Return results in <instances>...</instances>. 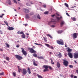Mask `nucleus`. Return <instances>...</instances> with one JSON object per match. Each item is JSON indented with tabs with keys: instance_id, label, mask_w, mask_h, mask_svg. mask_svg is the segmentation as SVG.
Returning a JSON list of instances; mask_svg holds the SVG:
<instances>
[{
	"instance_id": "1",
	"label": "nucleus",
	"mask_w": 78,
	"mask_h": 78,
	"mask_svg": "<svg viewBox=\"0 0 78 78\" xmlns=\"http://www.w3.org/2000/svg\"><path fill=\"white\" fill-rule=\"evenodd\" d=\"M43 67L45 69H44L43 72H47L49 70L48 69L50 70H53V69L50 66H47V65H44L43 66Z\"/></svg>"
},
{
	"instance_id": "2",
	"label": "nucleus",
	"mask_w": 78,
	"mask_h": 78,
	"mask_svg": "<svg viewBox=\"0 0 78 78\" xmlns=\"http://www.w3.org/2000/svg\"><path fill=\"white\" fill-rule=\"evenodd\" d=\"M28 49L30 50L29 52L31 53V54H36V51H35L33 49V48H29Z\"/></svg>"
},
{
	"instance_id": "3",
	"label": "nucleus",
	"mask_w": 78,
	"mask_h": 78,
	"mask_svg": "<svg viewBox=\"0 0 78 78\" xmlns=\"http://www.w3.org/2000/svg\"><path fill=\"white\" fill-rule=\"evenodd\" d=\"M21 50H22V51H21L23 53V54L25 56H26L27 55V51H25V50L23 48H21Z\"/></svg>"
},
{
	"instance_id": "4",
	"label": "nucleus",
	"mask_w": 78,
	"mask_h": 78,
	"mask_svg": "<svg viewBox=\"0 0 78 78\" xmlns=\"http://www.w3.org/2000/svg\"><path fill=\"white\" fill-rule=\"evenodd\" d=\"M63 61H64L63 62V64L66 67H67L68 66V65L69 64V62L67 61L66 60L64 59L63 60Z\"/></svg>"
},
{
	"instance_id": "5",
	"label": "nucleus",
	"mask_w": 78,
	"mask_h": 78,
	"mask_svg": "<svg viewBox=\"0 0 78 78\" xmlns=\"http://www.w3.org/2000/svg\"><path fill=\"white\" fill-rule=\"evenodd\" d=\"M15 57L18 60H20L23 59V57L19 55H15Z\"/></svg>"
},
{
	"instance_id": "6",
	"label": "nucleus",
	"mask_w": 78,
	"mask_h": 78,
	"mask_svg": "<svg viewBox=\"0 0 78 78\" xmlns=\"http://www.w3.org/2000/svg\"><path fill=\"white\" fill-rule=\"evenodd\" d=\"M57 43L59 45H64L63 41V40H61L60 41L59 40L57 41Z\"/></svg>"
},
{
	"instance_id": "7",
	"label": "nucleus",
	"mask_w": 78,
	"mask_h": 78,
	"mask_svg": "<svg viewBox=\"0 0 78 78\" xmlns=\"http://www.w3.org/2000/svg\"><path fill=\"white\" fill-rule=\"evenodd\" d=\"M45 45L46 46V47H48L49 48H51V49L52 50L54 49V48L53 46H51L49 44L46 43L45 44Z\"/></svg>"
},
{
	"instance_id": "8",
	"label": "nucleus",
	"mask_w": 78,
	"mask_h": 78,
	"mask_svg": "<svg viewBox=\"0 0 78 78\" xmlns=\"http://www.w3.org/2000/svg\"><path fill=\"white\" fill-rule=\"evenodd\" d=\"M73 57L74 59L78 58V52H76L73 53Z\"/></svg>"
},
{
	"instance_id": "9",
	"label": "nucleus",
	"mask_w": 78,
	"mask_h": 78,
	"mask_svg": "<svg viewBox=\"0 0 78 78\" xmlns=\"http://www.w3.org/2000/svg\"><path fill=\"white\" fill-rule=\"evenodd\" d=\"M77 33H76L73 34L72 35V37H73V39H76V38L77 37Z\"/></svg>"
},
{
	"instance_id": "10",
	"label": "nucleus",
	"mask_w": 78,
	"mask_h": 78,
	"mask_svg": "<svg viewBox=\"0 0 78 78\" xmlns=\"http://www.w3.org/2000/svg\"><path fill=\"white\" fill-rule=\"evenodd\" d=\"M27 73V71L26 69H23L22 71V74H23V75H25Z\"/></svg>"
},
{
	"instance_id": "11",
	"label": "nucleus",
	"mask_w": 78,
	"mask_h": 78,
	"mask_svg": "<svg viewBox=\"0 0 78 78\" xmlns=\"http://www.w3.org/2000/svg\"><path fill=\"white\" fill-rule=\"evenodd\" d=\"M68 55L69 56V57L71 58H73V54L71 53H68Z\"/></svg>"
},
{
	"instance_id": "12",
	"label": "nucleus",
	"mask_w": 78,
	"mask_h": 78,
	"mask_svg": "<svg viewBox=\"0 0 78 78\" xmlns=\"http://www.w3.org/2000/svg\"><path fill=\"white\" fill-rule=\"evenodd\" d=\"M23 10L25 13H28L30 12L29 10L27 9H24Z\"/></svg>"
},
{
	"instance_id": "13",
	"label": "nucleus",
	"mask_w": 78,
	"mask_h": 78,
	"mask_svg": "<svg viewBox=\"0 0 78 78\" xmlns=\"http://www.w3.org/2000/svg\"><path fill=\"white\" fill-rule=\"evenodd\" d=\"M57 66L58 68H59L61 67V64L59 62L57 63Z\"/></svg>"
},
{
	"instance_id": "14",
	"label": "nucleus",
	"mask_w": 78,
	"mask_h": 78,
	"mask_svg": "<svg viewBox=\"0 0 78 78\" xmlns=\"http://www.w3.org/2000/svg\"><path fill=\"white\" fill-rule=\"evenodd\" d=\"M65 23V22L63 21H61L60 23V26L61 27H62L63 25Z\"/></svg>"
},
{
	"instance_id": "15",
	"label": "nucleus",
	"mask_w": 78,
	"mask_h": 78,
	"mask_svg": "<svg viewBox=\"0 0 78 78\" xmlns=\"http://www.w3.org/2000/svg\"><path fill=\"white\" fill-rule=\"evenodd\" d=\"M27 72L29 74H30L31 73V70L29 67H28L27 68Z\"/></svg>"
},
{
	"instance_id": "16",
	"label": "nucleus",
	"mask_w": 78,
	"mask_h": 78,
	"mask_svg": "<svg viewBox=\"0 0 78 78\" xmlns=\"http://www.w3.org/2000/svg\"><path fill=\"white\" fill-rule=\"evenodd\" d=\"M33 64L35 66H38L37 64L36 63L35 61H33Z\"/></svg>"
},
{
	"instance_id": "17",
	"label": "nucleus",
	"mask_w": 78,
	"mask_h": 78,
	"mask_svg": "<svg viewBox=\"0 0 78 78\" xmlns=\"http://www.w3.org/2000/svg\"><path fill=\"white\" fill-rule=\"evenodd\" d=\"M58 57L59 58H60L62 57V54L61 52H59V53L58 55Z\"/></svg>"
},
{
	"instance_id": "18",
	"label": "nucleus",
	"mask_w": 78,
	"mask_h": 78,
	"mask_svg": "<svg viewBox=\"0 0 78 78\" xmlns=\"http://www.w3.org/2000/svg\"><path fill=\"white\" fill-rule=\"evenodd\" d=\"M14 28L12 27H9L8 28V29L9 30H14Z\"/></svg>"
},
{
	"instance_id": "19",
	"label": "nucleus",
	"mask_w": 78,
	"mask_h": 78,
	"mask_svg": "<svg viewBox=\"0 0 78 78\" xmlns=\"http://www.w3.org/2000/svg\"><path fill=\"white\" fill-rule=\"evenodd\" d=\"M5 59L7 61H9L10 60V58L9 57L6 56L5 58Z\"/></svg>"
},
{
	"instance_id": "20",
	"label": "nucleus",
	"mask_w": 78,
	"mask_h": 78,
	"mask_svg": "<svg viewBox=\"0 0 78 78\" xmlns=\"http://www.w3.org/2000/svg\"><path fill=\"white\" fill-rule=\"evenodd\" d=\"M72 51V50L70 49H67V51L68 53H71L70 52Z\"/></svg>"
},
{
	"instance_id": "21",
	"label": "nucleus",
	"mask_w": 78,
	"mask_h": 78,
	"mask_svg": "<svg viewBox=\"0 0 78 78\" xmlns=\"http://www.w3.org/2000/svg\"><path fill=\"white\" fill-rule=\"evenodd\" d=\"M62 30H58L57 31V33L58 34H61L62 32Z\"/></svg>"
},
{
	"instance_id": "22",
	"label": "nucleus",
	"mask_w": 78,
	"mask_h": 78,
	"mask_svg": "<svg viewBox=\"0 0 78 78\" xmlns=\"http://www.w3.org/2000/svg\"><path fill=\"white\" fill-rule=\"evenodd\" d=\"M29 15L28 14H26V16H25V17H26V19H29Z\"/></svg>"
},
{
	"instance_id": "23",
	"label": "nucleus",
	"mask_w": 78,
	"mask_h": 78,
	"mask_svg": "<svg viewBox=\"0 0 78 78\" xmlns=\"http://www.w3.org/2000/svg\"><path fill=\"white\" fill-rule=\"evenodd\" d=\"M47 36H48L49 37H50V38H51V39H53L51 35H50L49 34H47Z\"/></svg>"
},
{
	"instance_id": "24",
	"label": "nucleus",
	"mask_w": 78,
	"mask_h": 78,
	"mask_svg": "<svg viewBox=\"0 0 78 78\" xmlns=\"http://www.w3.org/2000/svg\"><path fill=\"white\" fill-rule=\"evenodd\" d=\"M7 2H9V4L11 5V2L10 0H7Z\"/></svg>"
},
{
	"instance_id": "25",
	"label": "nucleus",
	"mask_w": 78,
	"mask_h": 78,
	"mask_svg": "<svg viewBox=\"0 0 78 78\" xmlns=\"http://www.w3.org/2000/svg\"><path fill=\"white\" fill-rule=\"evenodd\" d=\"M37 76L38 78H43V77L39 75V74H37Z\"/></svg>"
},
{
	"instance_id": "26",
	"label": "nucleus",
	"mask_w": 78,
	"mask_h": 78,
	"mask_svg": "<svg viewBox=\"0 0 78 78\" xmlns=\"http://www.w3.org/2000/svg\"><path fill=\"white\" fill-rule=\"evenodd\" d=\"M37 58L39 59H43L44 58L43 57V56H41V57H39L38 56L37 57Z\"/></svg>"
},
{
	"instance_id": "27",
	"label": "nucleus",
	"mask_w": 78,
	"mask_h": 78,
	"mask_svg": "<svg viewBox=\"0 0 78 78\" xmlns=\"http://www.w3.org/2000/svg\"><path fill=\"white\" fill-rule=\"evenodd\" d=\"M37 18H38L39 19H41V17L40 16V15L39 14L37 15Z\"/></svg>"
},
{
	"instance_id": "28",
	"label": "nucleus",
	"mask_w": 78,
	"mask_h": 78,
	"mask_svg": "<svg viewBox=\"0 0 78 78\" xmlns=\"http://www.w3.org/2000/svg\"><path fill=\"white\" fill-rule=\"evenodd\" d=\"M25 37H26V36L24 34H23V35H22V38H23V39H25Z\"/></svg>"
},
{
	"instance_id": "29",
	"label": "nucleus",
	"mask_w": 78,
	"mask_h": 78,
	"mask_svg": "<svg viewBox=\"0 0 78 78\" xmlns=\"http://www.w3.org/2000/svg\"><path fill=\"white\" fill-rule=\"evenodd\" d=\"M44 40V42H47V38L45 37H43Z\"/></svg>"
},
{
	"instance_id": "30",
	"label": "nucleus",
	"mask_w": 78,
	"mask_h": 78,
	"mask_svg": "<svg viewBox=\"0 0 78 78\" xmlns=\"http://www.w3.org/2000/svg\"><path fill=\"white\" fill-rule=\"evenodd\" d=\"M33 56L34 57H37V54H33Z\"/></svg>"
},
{
	"instance_id": "31",
	"label": "nucleus",
	"mask_w": 78,
	"mask_h": 78,
	"mask_svg": "<svg viewBox=\"0 0 78 78\" xmlns=\"http://www.w3.org/2000/svg\"><path fill=\"white\" fill-rule=\"evenodd\" d=\"M64 5L66 6L67 7H68L69 6L66 3H64Z\"/></svg>"
},
{
	"instance_id": "32",
	"label": "nucleus",
	"mask_w": 78,
	"mask_h": 78,
	"mask_svg": "<svg viewBox=\"0 0 78 78\" xmlns=\"http://www.w3.org/2000/svg\"><path fill=\"white\" fill-rule=\"evenodd\" d=\"M50 60L51 61V64L52 65H54L55 63L54 62H53V60L52 59H51Z\"/></svg>"
},
{
	"instance_id": "33",
	"label": "nucleus",
	"mask_w": 78,
	"mask_h": 78,
	"mask_svg": "<svg viewBox=\"0 0 78 78\" xmlns=\"http://www.w3.org/2000/svg\"><path fill=\"white\" fill-rule=\"evenodd\" d=\"M5 45H6L7 47H8V48H9V44H8L7 43H5Z\"/></svg>"
},
{
	"instance_id": "34",
	"label": "nucleus",
	"mask_w": 78,
	"mask_h": 78,
	"mask_svg": "<svg viewBox=\"0 0 78 78\" xmlns=\"http://www.w3.org/2000/svg\"><path fill=\"white\" fill-rule=\"evenodd\" d=\"M4 72H2L0 73V76H3L4 75Z\"/></svg>"
},
{
	"instance_id": "35",
	"label": "nucleus",
	"mask_w": 78,
	"mask_h": 78,
	"mask_svg": "<svg viewBox=\"0 0 78 78\" xmlns=\"http://www.w3.org/2000/svg\"><path fill=\"white\" fill-rule=\"evenodd\" d=\"M72 20L74 21H76V19L75 17H73L72 19Z\"/></svg>"
},
{
	"instance_id": "36",
	"label": "nucleus",
	"mask_w": 78,
	"mask_h": 78,
	"mask_svg": "<svg viewBox=\"0 0 78 78\" xmlns=\"http://www.w3.org/2000/svg\"><path fill=\"white\" fill-rule=\"evenodd\" d=\"M13 74V76H16V73L15 72H13V73L12 74Z\"/></svg>"
},
{
	"instance_id": "37",
	"label": "nucleus",
	"mask_w": 78,
	"mask_h": 78,
	"mask_svg": "<svg viewBox=\"0 0 78 78\" xmlns=\"http://www.w3.org/2000/svg\"><path fill=\"white\" fill-rule=\"evenodd\" d=\"M73 66L72 65H69V67L70 68H73Z\"/></svg>"
},
{
	"instance_id": "38",
	"label": "nucleus",
	"mask_w": 78,
	"mask_h": 78,
	"mask_svg": "<svg viewBox=\"0 0 78 78\" xmlns=\"http://www.w3.org/2000/svg\"><path fill=\"white\" fill-rule=\"evenodd\" d=\"M49 13V12L48 11H46L45 12H44V14H48Z\"/></svg>"
},
{
	"instance_id": "39",
	"label": "nucleus",
	"mask_w": 78,
	"mask_h": 78,
	"mask_svg": "<svg viewBox=\"0 0 78 78\" xmlns=\"http://www.w3.org/2000/svg\"><path fill=\"white\" fill-rule=\"evenodd\" d=\"M17 67H18V70H21V69L20 68V66H17Z\"/></svg>"
},
{
	"instance_id": "40",
	"label": "nucleus",
	"mask_w": 78,
	"mask_h": 78,
	"mask_svg": "<svg viewBox=\"0 0 78 78\" xmlns=\"http://www.w3.org/2000/svg\"><path fill=\"white\" fill-rule=\"evenodd\" d=\"M56 19H57V20H58V21H59L60 20V18L58 17H56Z\"/></svg>"
},
{
	"instance_id": "41",
	"label": "nucleus",
	"mask_w": 78,
	"mask_h": 78,
	"mask_svg": "<svg viewBox=\"0 0 78 78\" xmlns=\"http://www.w3.org/2000/svg\"><path fill=\"white\" fill-rule=\"evenodd\" d=\"M34 44H35V45H41H41H41V44H37V43H34Z\"/></svg>"
},
{
	"instance_id": "42",
	"label": "nucleus",
	"mask_w": 78,
	"mask_h": 78,
	"mask_svg": "<svg viewBox=\"0 0 78 78\" xmlns=\"http://www.w3.org/2000/svg\"><path fill=\"white\" fill-rule=\"evenodd\" d=\"M51 27L53 28V27H55V26L54 25H51Z\"/></svg>"
},
{
	"instance_id": "43",
	"label": "nucleus",
	"mask_w": 78,
	"mask_h": 78,
	"mask_svg": "<svg viewBox=\"0 0 78 78\" xmlns=\"http://www.w3.org/2000/svg\"><path fill=\"white\" fill-rule=\"evenodd\" d=\"M73 77H74V75H73V74H71V75H70V77H71V78H73Z\"/></svg>"
},
{
	"instance_id": "44",
	"label": "nucleus",
	"mask_w": 78,
	"mask_h": 78,
	"mask_svg": "<svg viewBox=\"0 0 78 78\" xmlns=\"http://www.w3.org/2000/svg\"><path fill=\"white\" fill-rule=\"evenodd\" d=\"M43 6L44 8H46V5H43Z\"/></svg>"
},
{
	"instance_id": "45",
	"label": "nucleus",
	"mask_w": 78,
	"mask_h": 78,
	"mask_svg": "<svg viewBox=\"0 0 78 78\" xmlns=\"http://www.w3.org/2000/svg\"><path fill=\"white\" fill-rule=\"evenodd\" d=\"M20 47V45L19 44H17L16 45V47L17 48H19Z\"/></svg>"
},
{
	"instance_id": "46",
	"label": "nucleus",
	"mask_w": 78,
	"mask_h": 78,
	"mask_svg": "<svg viewBox=\"0 0 78 78\" xmlns=\"http://www.w3.org/2000/svg\"><path fill=\"white\" fill-rule=\"evenodd\" d=\"M26 5H27L28 6H30V5L28 3H27L26 4Z\"/></svg>"
},
{
	"instance_id": "47",
	"label": "nucleus",
	"mask_w": 78,
	"mask_h": 78,
	"mask_svg": "<svg viewBox=\"0 0 78 78\" xmlns=\"http://www.w3.org/2000/svg\"><path fill=\"white\" fill-rule=\"evenodd\" d=\"M0 51H3V49H2L1 48H0Z\"/></svg>"
},
{
	"instance_id": "48",
	"label": "nucleus",
	"mask_w": 78,
	"mask_h": 78,
	"mask_svg": "<svg viewBox=\"0 0 78 78\" xmlns=\"http://www.w3.org/2000/svg\"><path fill=\"white\" fill-rule=\"evenodd\" d=\"M66 15H67L68 16H70V15H69L68 13H66Z\"/></svg>"
},
{
	"instance_id": "49",
	"label": "nucleus",
	"mask_w": 78,
	"mask_h": 78,
	"mask_svg": "<svg viewBox=\"0 0 78 78\" xmlns=\"http://www.w3.org/2000/svg\"><path fill=\"white\" fill-rule=\"evenodd\" d=\"M33 12H31V13H30V16H31V15H33Z\"/></svg>"
},
{
	"instance_id": "50",
	"label": "nucleus",
	"mask_w": 78,
	"mask_h": 78,
	"mask_svg": "<svg viewBox=\"0 0 78 78\" xmlns=\"http://www.w3.org/2000/svg\"><path fill=\"white\" fill-rule=\"evenodd\" d=\"M4 15H5V14H2V16H0V17H1V18H2V16H4Z\"/></svg>"
},
{
	"instance_id": "51",
	"label": "nucleus",
	"mask_w": 78,
	"mask_h": 78,
	"mask_svg": "<svg viewBox=\"0 0 78 78\" xmlns=\"http://www.w3.org/2000/svg\"><path fill=\"white\" fill-rule=\"evenodd\" d=\"M23 31H21V32H20V34H23Z\"/></svg>"
},
{
	"instance_id": "52",
	"label": "nucleus",
	"mask_w": 78,
	"mask_h": 78,
	"mask_svg": "<svg viewBox=\"0 0 78 78\" xmlns=\"http://www.w3.org/2000/svg\"><path fill=\"white\" fill-rule=\"evenodd\" d=\"M0 34H3L2 31L1 30H0Z\"/></svg>"
},
{
	"instance_id": "53",
	"label": "nucleus",
	"mask_w": 78,
	"mask_h": 78,
	"mask_svg": "<svg viewBox=\"0 0 78 78\" xmlns=\"http://www.w3.org/2000/svg\"><path fill=\"white\" fill-rule=\"evenodd\" d=\"M77 69L76 70V73L78 74V68H77Z\"/></svg>"
},
{
	"instance_id": "54",
	"label": "nucleus",
	"mask_w": 78,
	"mask_h": 78,
	"mask_svg": "<svg viewBox=\"0 0 78 78\" xmlns=\"http://www.w3.org/2000/svg\"><path fill=\"white\" fill-rule=\"evenodd\" d=\"M74 62L75 64H77V62L76 60H74Z\"/></svg>"
},
{
	"instance_id": "55",
	"label": "nucleus",
	"mask_w": 78,
	"mask_h": 78,
	"mask_svg": "<svg viewBox=\"0 0 78 78\" xmlns=\"http://www.w3.org/2000/svg\"><path fill=\"white\" fill-rule=\"evenodd\" d=\"M30 4H33V2H30Z\"/></svg>"
},
{
	"instance_id": "56",
	"label": "nucleus",
	"mask_w": 78,
	"mask_h": 78,
	"mask_svg": "<svg viewBox=\"0 0 78 78\" xmlns=\"http://www.w3.org/2000/svg\"><path fill=\"white\" fill-rule=\"evenodd\" d=\"M74 78H77V76H74Z\"/></svg>"
},
{
	"instance_id": "57",
	"label": "nucleus",
	"mask_w": 78,
	"mask_h": 78,
	"mask_svg": "<svg viewBox=\"0 0 78 78\" xmlns=\"http://www.w3.org/2000/svg\"><path fill=\"white\" fill-rule=\"evenodd\" d=\"M14 2L16 3V4H17V2L16 1H14Z\"/></svg>"
},
{
	"instance_id": "58",
	"label": "nucleus",
	"mask_w": 78,
	"mask_h": 78,
	"mask_svg": "<svg viewBox=\"0 0 78 78\" xmlns=\"http://www.w3.org/2000/svg\"><path fill=\"white\" fill-rule=\"evenodd\" d=\"M4 23H5V24H6V25H8V24L7 22H5V21H4Z\"/></svg>"
},
{
	"instance_id": "59",
	"label": "nucleus",
	"mask_w": 78,
	"mask_h": 78,
	"mask_svg": "<svg viewBox=\"0 0 78 78\" xmlns=\"http://www.w3.org/2000/svg\"><path fill=\"white\" fill-rule=\"evenodd\" d=\"M17 33H18V34H20V32L19 31H18V32H17Z\"/></svg>"
},
{
	"instance_id": "60",
	"label": "nucleus",
	"mask_w": 78,
	"mask_h": 78,
	"mask_svg": "<svg viewBox=\"0 0 78 78\" xmlns=\"http://www.w3.org/2000/svg\"><path fill=\"white\" fill-rule=\"evenodd\" d=\"M49 54H50V55H52V52H49Z\"/></svg>"
},
{
	"instance_id": "61",
	"label": "nucleus",
	"mask_w": 78,
	"mask_h": 78,
	"mask_svg": "<svg viewBox=\"0 0 78 78\" xmlns=\"http://www.w3.org/2000/svg\"><path fill=\"white\" fill-rule=\"evenodd\" d=\"M55 16V14L51 16L52 17H54Z\"/></svg>"
},
{
	"instance_id": "62",
	"label": "nucleus",
	"mask_w": 78,
	"mask_h": 78,
	"mask_svg": "<svg viewBox=\"0 0 78 78\" xmlns=\"http://www.w3.org/2000/svg\"><path fill=\"white\" fill-rule=\"evenodd\" d=\"M25 27H26L27 26V24H25Z\"/></svg>"
},
{
	"instance_id": "63",
	"label": "nucleus",
	"mask_w": 78,
	"mask_h": 78,
	"mask_svg": "<svg viewBox=\"0 0 78 78\" xmlns=\"http://www.w3.org/2000/svg\"><path fill=\"white\" fill-rule=\"evenodd\" d=\"M21 71V70H18V72H19V73H20Z\"/></svg>"
},
{
	"instance_id": "64",
	"label": "nucleus",
	"mask_w": 78,
	"mask_h": 78,
	"mask_svg": "<svg viewBox=\"0 0 78 78\" xmlns=\"http://www.w3.org/2000/svg\"><path fill=\"white\" fill-rule=\"evenodd\" d=\"M65 47H67V46L66 45H65Z\"/></svg>"
}]
</instances>
